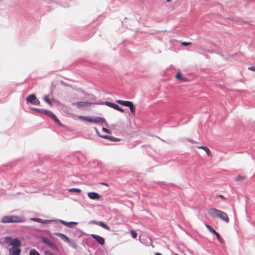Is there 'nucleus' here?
<instances>
[{
  "label": "nucleus",
  "instance_id": "1",
  "mask_svg": "<svg viewBox=\"0 0 255 255\" xmlns=\"http://www.w3.org/2000/svg\"><path fill=\"white\" fill-rule=\"evenodd\" d=\"M208 214L213 218H219L225 222H229V218L226 213L215 208H210L208 211Z\"/></svg>",
  "mask_w": 255,
  "mask_h": 255
},
{
  "label": "nucleus",
  "instance_id": "2",
  "mask_svg": "<svg viewBox=\"0 0 255 255\" xmlns=\"http://www.w3.org/2000/svg\"><path fill=\"white\" fill-rule=\"evenodd\" d=\"M23 222V220L20 217L15 215L5 216L1 219V222L3 223H21Z\"/></svg>",
  "mask_w": 255,
  "mask_h": 255
},
{
  "label": "nucleus",
  "instance_id": "3",
  "mask_svg": "<svg viewBox=\"0 0 255 255\" xmlns=\"http://www.w3.org/2000/svg\"><path fill=\"white\" fill-rule=\"evenodd\" d=\"M77 117L79 120H83L90 123H93L95 124L103 123L105 121L104 118L101 117L93 118L84 116H78Z\"/></svg>",
  "mask_w": 255,
  "mask_h": 255
},
{
  "label": "nucleus",
  "instance_id": "4",
  "mask_svg": "<svg viewBox=\"0 0 255 255\" xmlns=\"http://www.w3.org/2000/svg\"><path fill=\"white\" fill-rule=\"evenodd\" d=\"M116 102L122 106L129 107L133 115H135V107L131 102L119 100Z\"/></svg>",
  "mask_w": 255,
  "mask_h": 255
},
{
  "label": "nucleus",
  "instance_id": "5",
  "mask_svg": "<svg viewBox=\"0 0 255 255\" xmlns=\"http://www.w3.org/2000/svg\"><path fill=\"white\" fill-rule=\"evenodd\" d=\"M5 242L9 243L12 247L19 248L21 243L17 239H12L10 237H7L5 239Z\"/></svg>",
  "mask_w": 255,
  "mask_h": 255
},
{
  "label": "nucleus",
  "instance_id": "6",
  "mask_svg": "<svg viewBox=\"0 0 255 255\" xmlns=\"http://www.w3.org/2000/svg\"><path fill=\"white\" fill-rule=\"evenodd\" d=\"M55 235L59 236L61 239V240H62L64 242L69 244H71L72 247H73V248H76V243L74 241L71 242L69 238L65 235L60 233H57L55 234Z\"/></svg>",
  "mask_w": 255,
  "mask_h": 255
},
{
  "label": "nucleus",
  "instance_id": "7",
  "mask_svg": "<svg viewBox=\"0 0 255 255\" xmlns=\"http://www.w3.org/2000/svg\"><path fill=\"white\" fill-rule=\"evenodd\" d=\"M93 103L87 102H78L75 104V106L79 109H85L90 107Z\"/></svg>",
  "mask_w": 255,
  "mask_h": 255
},
{
  "label": "nucleus",
  "instance_id": "8",
  "mask_svg": "<svg viewBox=\"0 0 255 255\" xmlns=\"http://www.w3.org/2000/svg\"><path fill=\"white\" fill-rule=\"evenodd\" d=\"M42 242L54 250H57V246L45 237H41Z\"/></svg>",
  "mask_w": 255,
  "mask_h": 255
},
{
  "label": "nucleus",
  "instance_id": "9",
  "mask_svg": "<svg viewBox=\"0 0 255 255\" xmlns=\"http://www.w3.org/2000/svg\"><path fill=\"white\" fill-rule=\"evenodd\" d=\"M90 223H91L92 224L99 225L108 231L110 230V227L108 226V225H107L106 224H105L103 222H102V221L98 222V221H97L95 220H92L90 221Z\"/></svg>",
  "mask_w": 255,
  "mask_h": 255
},
{
  "label": "nucleus",
  "instance_id": "10",
  "mask_svg": "<svg viewBox=\"0 0 255 255\" xmlns=\"http://www.w3.org/2000/svg\"><path fill=\"white\" fill-rule=\"evenodd\" d=\"M105 104L108 106H109L111 108H114V109L115 110H118V111H120L122 113H123L124 112V110L122 109L121 107H120L118 105L115 104V103H111V102H106L105 103Z\"/></svg>",
  "mask_w": 255,
  "mask_h": 255
},
{
  "label": "nucleus",
  "instance_id": "11",
  "mask_svg": "<svg viewBox=\"0 0 255 255\" xmlns=\"http://www.w3.org/2000/svg\"><path fill=\"white\" fill-rule=\"evenodd\" d=\"M88 197L92 200H100L101 196L97 192H91L88 193Z\"/></svg>",
  "mask_w": 255,
  "mask_h": 255
},
{
  "label": "nucleus",
  "instance_id": "12",
  "mask_svg": "<svg viewBox=\"0 0 255 255\" xmlns=\"http://www.w3.org/2000/svg\"><path fill=\"white\" fill-rule=\"evenodd\" d=\"M26 101L27 103H30L35 105H38L40 103L39 101L36 98V97H27Z\"/></svg>",
  "mask_w": 255,
  "mask_h": 255
},
{
  "label": "nucleus",
  "instance_id": "13",
  "mask_svg": "<svg viewBox=\"0 0 255 255\" xmlns=\"http://www.w3.org/2000/svg\"><path fill=\"white\" fill-rule=\"evenodd\" d=\"M91 237L94 239L99 244L103 245L105 244V239L104 238L97 235L92 234Z\"/></svg>",
  "mask_w": 255,
  "mask_h": 255
},
{
  "label": "nucleus",
  "instance_id": "14",
  "mask_svg": "<svg viewBox=\"0 0 255 255\" xmlns=\"http://www.w3.org/2000/svg\"><path fill=\"white\" fill-rule=\"evenodd\" d=\"M21 250L19 248L12 247L9 250L10 255H19Z\"/></svg>",
  "mask_w": 255,
  "mask_h": 255
},
{
  "label": "nucleus",
  "instance_id": "15",
  "mask_svg": "<svg viewBox=\"0 0 255 255\" xmlns=\"http://www.w3.org/2000/svg\"><path fill=\"white\" fill-rule=\"evenodd\" d=\"M32 110H34V111L37 112V113H41V114H44V115H46L47 116H48V115H49V114L50 113V112L49 110H44V109H38V108H33Z\"/></svg>",
  "mask_w": 255,
  "mask_h": 255
},
{
  "label": "nucleus",
  "instance_id": "16",
  "mask_svg": "<svg viewBox=\"0 0 255 255\" xmlns=\"http://www.w3.org/2000/svg\"><path fill=\"white\" fill-rule=\"evenodd\" d=\"M48 116L50 117L58 124H59L60 125H61L60 121L55 116V115L52 112H51V111L50 112V113L49 114Z\"/></svg>",
  "mask_w": 255,
  "mask_h": 255
},
{
  "label": "nucleus",
  "instance_id": "17",
  "mask_svg": "<svg viewBox=\"0 0 255 255\" xmlns=\"http://www.w3.org/2000/svg\"><path fill=\"white\" fill-rule=\"evenodd\" d=\"M197 148L199 149H202L204 150L208 156L211 155V152L210 149L207 147L205 146H197Z\"/></svg>",
  "mask_w": 255,
  "mask_h": 255
},
{
  "label": "nucleus",
  "instance_id": "18",
  "mask_svg": "<svg viewBox=\"0 0 255 255\" xmlns=\"http://www.w3.org/2000/svg\"><path fill=\"white\" fill-rule=\"evenodd\" d=\"M102 137L105 139H108L112 141H116L119 140L118 139L110 135H103Z\"/></svg>",
  "mask_w": 255,
  "mask_h": 255
},
{
  "label": "nucleus",
  "instance_id": "19",
  "mask_svg": "<svg viewBox=\"0 0 255 255\" xmlns=\"http://www.w3.org/2000/svg\"><path fill=\"white\" fill-rule=\"evenodd\" d=\"M176 79L180 80L182 81H186V79L185 78L183 77L180 73H177L176 75Z\"/></svg>",
  "mask_w": 255,
  "mask_h": 255
},
{
  "label": "nucleus",
  "instance_id": "20",
  "mask_svg": "<svg viewBox=\"0 0 255 255\" xmlns=\"http://www.w3.org/2000/svg\"><path fill=\"white\" fill-rule=\"evenodd\" d=\"M49 97H45V101L50 105H52L54 103H55V101L54 99H52L51 100L49 99Z\"/></svg>",
  "mask_w": 255,
  "mask_h": 255
},
{
  "label": "nucleus",
  "instance_id": "21",
  "mask_svg": "<svg viewBox=\"0 0 255 255\" xmlns=\"http://www.w3.org/2000/svg\"><path fill=\"white\" fill-rule=\"evenodd\" d=\"M30 220L32 221H35V222L40 223H45L47 221V220H44L42 219L35 218H31Z\"/></svg>",
  "mask_w": 255,
  "mask_h": 255
},
{
  "label": "nucleus",
  "instance_id": "22",
  "mask_svg": "<svg viewBox=\"0 0 255 255\" xmlns=\"http://www.w3.org/2000/svg\"><path fill=\"white\" fill-rule=\"evenodd\" d=\"M205 226L210 232L214 234L216 233L217 232L210 225L206 224Z\"/></svg>",
  "mask_w": 255,
  "mask_h": 255
},
{
  "label": "nucleus",
  "instance_id": "23",
  "mask_svg": "<svg viewBox=\"0 0 255 255\" xmlns=\"http://www.w3.org/2000/svg\"><path fill=\"white\" fill-rule=\"evenodd\" d=\"M246 179L245 176H242V175H238L237 177H235V180L236 181H241L242 180H244Z\"/></svg>",
  "mask_w": 255,
  "mask_h": 255
},
{
  "label": "nucleus",
  "instance_id": "24",
  "mask_svg": "<svg viewBox=\"0 0 255 255\" xmlns=\"http://www.w3.org/2000/svg\"><path fill=\"white\" fill-rule=\"evenodd\" d=\"M61 223L64 225H66V226H67L68 227H70V224H75V225H76L77 224V223L76 222H69V223H67L66 222L64 221H62V220H61L60 221Z\"/></svg>",
  "mask_w": 255,
  "mask_h": 255
},
{
  "label": "nucleus",
  "instance_id": "25",
  "mask_svg": "<svg viewBox=\"0 0 255 255\" xmlns=\"http://www.w3.org/2000/svg\"><path fill=\"white\" fill-rule=\"evenodd\" d=\"M69 192H77V193H80L81 192V189L79 188H71L69 190Z\"/></svg>",
  "mask_w": 255,
  "mask_h": 255
},
{
  "label": "nucleus",
  "instance_id": "26",
  "mask_svg": "<svg viewBox=\"0 0 255 255\" xmlns=\"http://www.w3.org/2000/svg\"><path fill=\"white\" fill-rule=\"evenodd\" d=\"M29 255H40L39 253L34 249H32L30 251Z\"/></svg>",
  "mask_w": 255,
  "mask_h": 255
},
{
  "label": "nucleus",
  "instance_id": "27",
  "mask_svg": "<svg viewBox=\"0 0 255 255\" xmlns=\"http://www.w3.org/2000/svg\"><path fill=\"white\" fill-rule=\"evenodd\" d=\"M131 236L133 239H135L137 237V233L134 230L130 231Z\"/></svg>",
  "mask_w": 255,
  "mask_h": 255
},
{
  "label": "nucleus",
  "instance_id": "28",
  "mask_svg": "<svg viewBox=\"0 0 255 255\" xmlns=\"http://www.w3.org/2000/svg\"><path fill=\"white\" fill-rule=\"evenodd\" d=\"M217 238V239L218 240V241L221 242V243H223V240L222 239V238L220 237L219 234L218 233V232H216V233L215 234Z\"/></svg>",
  "mask_w": 255,
  "mask_h": 255
},
{
  "label": "nucleus",
  "instance_id": "29",
  "mask_svg": "<svg viewBox=\"0 0 255 255\" xmlns=\"http://www.w3.org/2000/svg\"><path fill=\"white\" fill-rule=\"evenodd\" d=\"M191 44V43H190V42H182L181 43V45L182 46H187L190 45Z\"/></svg>",
  "mask_w": 255,
  "mask_h": 255
},
{
  "label": "nucleus",
  "instance_id": "30",
  "mask_svg": "<svg viewBox=\"0 0 255 255\" xmlns=\"http://www.w3.org/2000/svg\"><path fill=\"white\" fill-rule=\"evenodd\" d=\"M45 255H55L53 253L50 252L49 251H46L44 252Z\"/></svg>",
  "mask_w": 255,
  "mask_h": 255
},
{
  "label": "nucleus",
  "instance_id": "31",
  "mask_svg": "<svg viewBox=\"0 0 255 255\" xmlns=\"http://www.w3.org/2000/svg\"><path fill=\"white\" fill-rule=\"evenodd\" d=\"M103 130L104 131H105V132H106V133H110V130L107 129V128H103Z\"/></svg>",
  "mask_w": 255,
  "mask_h": 255
},
{
  "label": "nucleus",
  "instance_id": "32",
  "mask_svg": "<svg viewBox=\"0 0 255 255\" xmlns=\"http://www.w3.org/2000/svg\"><path fill=\"white\" fill-rule=\"evenodd\" d=\"M248 69L250 70L255 71V67L253 66L249 67Z\"/></svg>",
  "mask_w": 255,
  "mask_h": 255
},
{
  "label": "nucleus",
  "instance_id": "33",
  "mask_svg": "<svg viewBox=\"0 0 255 255\" xmlns=\"http://www.w3.org/2000/svg\"><path fill=\"white\" fill-rule=\"evenodd\" d=\"M219 197L223 199H225V197L222 195H220Z\"/></svg>",
  "mask_w": 255,
  "mask_h": 255
},
{
  "label": "nucleus",
  "instance_id": "34",
  "mask_svg": "<svg viewBox=\"0 0 255 255\" xmlns=\"http://www.w3.org/2000/svg\"><path fill=\"white\" fill-rule=\"evenodd\" d=\"M155 255H162L160 253H155Z\"/></svg>",
  "mask_w": 255,
  "mask_h": 255
},
{
  "label": "nucleus",
  "instance_id": "35",
  "mask_svg": "<svg viewBox=\"0 0 255 255\" xmlns=\"http://www.w3.org/2000/svg\"><path fill=\"white\" fill-rule=\"evenodd\" d=\"M51 84H52V86H54V87L55 86L54 85V82H52Z\"/></svg>",
  "mask_w": 255,
  "mask_h": 255
},
{
  "label": "nucleus",
  "instance_id": "36",
  "mask_svg": "<svg viewBox=\"0 0 255 255\" xmlns=\"http://www.w3.org/2000/svg\"><path fill=\"white\" fill-rule=\"evenodd\" d=\"M172 0H167V2H170Z\"/></svg>",
  "mask_w": 255,
  "mask_h": 255
},
{
  "label": "nucleus",
  "instance_id": "37",
  "mask_svg": "<svg viewBox=\"0 0 255 255\" xmlns=\"http://www.w3.org/2000/svg\"><path fill=\"white\" fill-rule=\"evenodd\" d=\"M29 96H35L34 94H30L29 95Z\"/></svg>",
  "mask_w": 255,
  "mask_h": 255
},
{
  "label": "nucleus",
  "instance_id": "38",
  "mask_svg": "<svg viewBox=\"0 0 255 255\" xmlns=\"http://www.w3.org/2000/svg\"><path fill=\"white\" fill-rule=\"evenodd\" d=\"M61 83H62V84H64V83L62 82V81H60Z\"/></svg>",
  "mask_w": 255,
  "mask_h": 255
}]
</instances>
